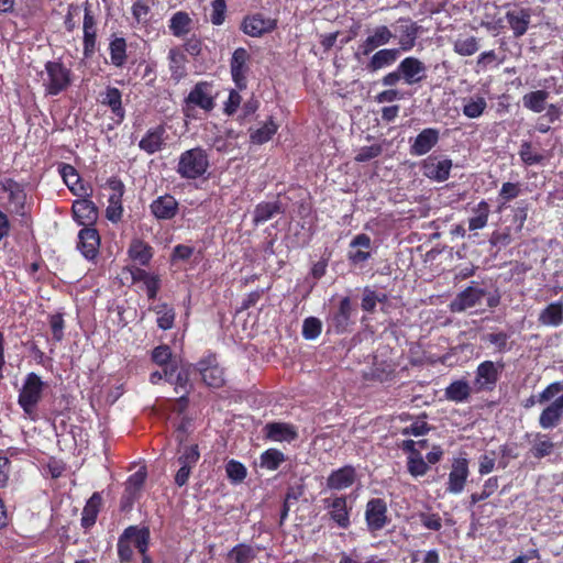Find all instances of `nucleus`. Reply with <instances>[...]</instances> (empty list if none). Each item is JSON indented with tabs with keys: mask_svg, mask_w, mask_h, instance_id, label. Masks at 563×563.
Returning a JSON list of instances; mask_svg holds the SVG:
<instances>
[{
	"mask_svg": "<svg viewBox=\"0 0 563 563\" xmlns=\"http://www.w3.org/2000/svg\"><path fill=\"white\" fill-rule=\"evenodd\" d=\"M279 212L280 206L278 202H262L258 203L254 210L253 221L256 224L264 223Z\"/></svg>",
	"mask_w": 563,
	"mask_h": 563,
	"instance_id": "43",
	"label": "nucleus"
},
{
	"mask_svg": "<svg viewBox=\"0 0 563 563\" xmlns=\"http://www.w3.org/2000/svg\"><path fill=\"white\" fill-rule=\"evenodd\" d=\"M353 313V307L351 299L349 297H344L338 307V310L332 314L330 319V327L336 333H343L347 330L351 324V317Z\"/></svg>",
	"mask_w": 563,
	"mask_h": 563,
	"instance_id": "27",
	"label": "nucleus"
},
{
	"mask_svg": "<svg viewBox=\"0 0 563 563\" xmlns=\"http://www.w3.org/2000/svg\"><path fill=\"white\" fill-rule=\"evenodd\" d=\"M407 466L409 473L415 477L423 476L429 470L428 463L419 453L411 454L408 457Z\"/></svg>",
	"mask_w": 563,
	"mask_h": 563,
	"instance_id": "49",
	"label": "nucleus"
},
{
	"mask_svg": "<svg viewBox=\"0 0 563 563\" xmlns=\"http://www.w3.org/2000/svg\"><path fill=\"white\" fill-rule=\"evenodd\" d=\"M200 457L198 445L185 446L181 454L178 456L177 462L180 467L175 475V484L183 487L187 484L191 470L196 466Z\"/></svg>",
	"mask_w": 563,
	"mask_h": 563,
	"instance_id": "8",
	"label": "nucleus"
},
{
	"mask_svg": "<svg viewBox=\"0 0 563 563\" xmlns=\"http://www.w3.org/2000/svg\"><path fill=\"white\" fill-rule=\"evenodd\" d=\"M377 300H379V298L376 296V291L368 287L364 288L361 303V307L364 311L369 313L375 312Z\"/></svg>",
	"mask_w": 563,
	"mask_h": 563,
	"instance_id": "62",
	"label": "nucleus"
},
{
	"mask_svg": "<svg viewBox=\"0 0 563 563\" xmlns=\"http://www.w3.org/2000/svg\"><path fill=\"white\" fill-rule=\"evenodd\" d=\"M519 156L526 165H536L542 162L543 156L533 151L530 142H522L519 150Z\"/></svg>",
	"mask_w": 563,
	"mask_h": 563,
	"instance_id": "53",
	"label": "nucleus"
},
{
	"mask_svg": "<svg viewBox=\"0 0 563 563\" xmlns=\"http://www.w3.org/2000/svg\"><path fill=\"white\" fill-rule=\"evenodd\" d=\"M124 538H128L131 543L133 542L142 555L146 553L150 543V529L147 527L130 526L124 529Z\"/></svg>",
	"mask_w": 563,
	"mask_h": 563,
	"instance_id": "34",
	"label": "nucleus"
},
{
	"mask_svg": "<svg viewBox=\"0 0 563 563\" xmlns=\"http://www.w3.org/2000/svg\"><path fill=\"white\" fill-rule=\"evenodd\" d=\"M382 154V146L378 144L363 146L355 156L356 162H368Z\"/></svg>",
	"mask_w": 563,
	"mask_h": 563,
	"instance_id": "63",
	"label": "nucleus"
},
{
	"mask_svg": "<svg viewBox=\"0 0 563 563\" xmlns=\"http://www.w3.org/2000/svg\"><path fill=\"white\" fill-rule=\"evenodd\" d=\"M549 96L550 93L547 90L531 91L522 97V104L526 109L534 113H541L547 108Z\"/></svg>",
	"mask_w": 563,
	"mask_h": 563,
	"instance_id": "37",
	"label": "nucleus"
},
{
	"mask_svg": "<svg viewBox=\"0 0 563 563\" xmlns=\"http://www.w3.org/2000/svg\"><path fill=\"white\" fill-rule=\"evenodd\" d=\"M152 214L158 220L173 219L178 211V202L170 195H164L157 197L150 205Z\"/></svg>",
	"mask_w": 563,
	"mask_h": 563,
	"instance_id": "24",
	"label": "nucleus"
},
{
	"mask_svg": "<svg viewBox=\"0 0 563 563\" xmlns=\"http://www.w3.org/2000/svg\"><path fill=\"white\" fill-rule=\"evenodd\" d=\"M208 167L209 161L205 150L195 147L180 155L177 173L181 178L197 179L207 172Z\"/></svg>",
	"mask_w": 563,
	"mask_h": 563,
	"instance_id": "2",
	"label": "nucleus"
},
{
	"mask_svg": "<svg viewBox=\"0 0 563 563\" xmlns=\"http://www.w3.org/2000/svg\"><path fill=\"white\" fill-rule=\"evenodd\" d=\"M196 367L200 373L202 380L209 387L220 388L224 384L223 369L218 365L214 355H209L208 357L200 360Z\"/></svg>",
	"mask_w": 563,
	"mask_h": 563,
	"instance_id": "9",
	"label": "nucleus"
},
{
	"mask_svg": "<svg viewBox=\"0 0 563 563\" xmlns=\"http://www.w3.org/2000/svg\"><path fill=\"white\" fill-rule=\"evenodd\" d=\"M110 58L112 65L122 67L126 59V43L123 37H115L110 42Z\"/></svg>",
	"mask_w": 563,
	"mask_h": 563,
	"instance_id": "44",
	"label": "nucleus"
},
{
	"mask_svg": "<svg viewBox=\"0 0 563 563\" xmlns=\"http://www.w3.org/2000/svg\"><path fill=\"white\" fill-rule=\"evenodd\" d=\"M150 13V5L145 0H137L132 5V15L137 23H147Z\"/></svg>",
	"mask_w": 563,
	"mask_h": 563,
	"instance_id": "61",
	"label": "nucleus"
},
{
	"mask_svg": "<svg viewBox=\"0 0 563 563\" xmlns=\"http://www.w3.org/2000/svg\"><path fill=\"white\" fill-rule=\"evenodd\" d=\"M166 130L163 125L150 129L139 142V147L146 154L152 155L161 151L165 144Z\"/></svg>",
	"mask_w": 563,
	"mask_h": 563,
	"instance_id": "29",
	"label": "nucleus"
},
{
	"mask_svg": "<svg viewBox=\"0 0 563 563\" xmlns=\"http://www.w3.org/2000/svg\"><path fill=\"white\" fill-rule=\"evenodd\" d=\"M487 102L482 96H472L463 99V114L468 119L479 118L486 110Z\"/></svg>",
	"mask_w": 563,
	"mask_h": 563,
	"instance_id": "39",
	"label": "nucleus"
},
{
	"mask_svg": "<svg viewBox=\"0 0 563 563\" xmlns=\"http://www.w3.org/2000/svg\"><path fill=\"white\" fill-rule=\"evenodd\" d=\"M250 54L243 48H236L230 60V71L232 76V80L234 81L238 89L243 90L247 87V74L250 71L249 67Z\"/></svg>",
	"mask_w": 563,
	"mask_h": 563,
	"instance_id": "7",
	"label": "nucleus"
},
{
	"mask_svg": "<svg viewBox=\"0 0 563 563\" xmlns=\"http://www.w3.org/2000/svg\"><path fill=\"white\" fill-rule=\"evenodd\" d=\"M255 555L253 548L246 544H238L229 553L230 559L234 563H252Z\"/></svg>",
	"mask_w": 563,
	"mask_h": 563,
	"instance_id": "47",
	"label": "nucleus"
},
{
	"mask_svg": "<svg viewBox=\"0 0 563 563\" xmlns=\"http://www.w3.org/2000/svg\"><path fill=\"white\" fill-rule=\"evenodd\" d=\"M528 437L530 438L529 454L532 457L541 460L553 454L556 445L548 434L536 432Z\"/></svg>",
	"mask_w": 563,
	"mask_h": 563,
	"instance_id": "26",
	"label": "nucleus"
},
{
	"mask_svg": "<svg viewBox=\"0 0 563 563\" xmlns=\"http://www.w3.org/2000/svg\"><path fill=\"white\" fill-rule=\"evenodd\" d=\"M439 129L426 128L411 142L410 154L413 156L426 155L439 143Z\"/></svg>",
	"mask_w": 563,
	"mask_h": 563,
	"instance_id": "17",
	"label": "nucleus"
},
{
	"mask_svg": "<svg viewBox=\"0 0 563 563\" xmlns=\"http://www.w3.org/2000/svg\"><path fill=\"white\" fill-rule=\"evenodd\" d=\"M225 472L229 479L235 484L241 483L246 477L245 466L235 460H231L228 462L225 466Z\"/></svg>",
	"mask_w": 563,
	"mask_h": 563,
	"instance_id": "55",
	"label": "nucleus"
},
{
	"mask_svg": "<svg viewBox=\"0 0 563 563\" xmlns=\"http://www.w3.org/2000/svg\"><path fill=\"white\" fill-rule=\"evenodd\" d=\"M285 461V455L277 449H268L261 455V466L275 471Z\"/></svg>",
	"mask_w": 563,
	"mask_h": 563,
	"instance_id": "46",
	"label": "nucleus"
},
{
	"mask_svg": "<svg viewBox=\"0 0 563 563\" xmlns=\"http://www.w3.org/2000/svg\"><path fill=\"white\" fill-rule=\"evenodd\" d=\"M157 313V325L162 330L172 329L175 321V311L173 308H169L167 305H162L156 310Z\"/></svg>",
	"mask_w": 563,
	"mask_h": 563,
	"instance_id": "51",
	"label": "nucleus"
},
{
	"mask_svg": "<svg viewBox=\"0 0 563 563\" xmlns=\"http://www.w3.org/2000/svg\"><path fill=\"white\" fill-rule=\"evenodd\" d=\"M186 104L187 108L199 107L207 112L211 111L214 108L211 84L207 81L196 84L186 98Z\"/></svg>",
	"mask_w": 563,
	"mask_h": 563,
	"instance_id": "12",
	"label": "nucleus"
},
{
	"mask_svg": "<svg viewBox=\"0 0 563 563\" xmlns=\"http://www.w3.org/2000/svg\"><path fill=\"white\" fill-rule=\"evenodd\" d=\"M276 131L277 125L272 120H269L263 126L251 133V141L254 144H264L272 139Z\"/></svg>",
	"mask_w": 563,
	"mask_h": 563,
	"instance_id": "48",
	"label": "nucleus"
},
{
	"mask_svg": "<svg viewBox=\"0 0 563 563\" xmlns=\"http://www.w3.org/2000/svg\"><path fill=\"white\" fill-rule=\"evenodd\" d=\"M563 418V395L556 397L549 404L539 417V426L547 430L553 429L561 422Z\"/></svg>",
	"mask_w": 563,
	"mask_h": 563,
	"instance_id": "23",
	"label": "nucleus"
},
{
	"mask_svg": "<svg viewBox=\"0 0 563 563\" xmlns=\"http://www.w3.org/2000/svg\"><path fill=\"white\" fill-rule=\"evenodd\" d=\"M277 26V22L274 19L265 18L261 13H255L249 16H245L241 29L242 31L252 37H260L265 33H269L274 31Z\"/></svg>",
	"mask_w": 563,
	"mask_h": 563,
	"instance_id": "13",
	"label": "nucleus"
},
{
	"mask_svg": "<svg viewBox=\"0 0 563 563\" xmlns=\"http://www.w3.org/2000/svg\"><path fill=\"white\" fill-rule=\"evenodd\" d=\"M561 391H563V382L551 383L538 395V402H548L551 399L555 398V396Z\"/></svg>",
	"mask_w": 563,
	"mask_h": 563,
	"instance_id": "60",
	"label": "nucleus"
},
{
	"mask_svg": "<svg viewBox=\"0 0 563 563\" xmlns=\"http://www.w3.org/2000/svg\"><path fill=\"white\" fill-rule=\"evenodd\" d=\"M101 500L102 499L99 493H93L92 496L88 499L81 514V526L84 528L87 529L95 525L101 506Z\"/></svg>",
	"mask_w": 563,
	"mask_h": 563,
	"instance_id": "38",
	"label": "nucleus"
},
{
	"mask_svg": "<svg viewBox=\"0 0 563 563\" xmlns=\"http://www.w3.org/2000/svg\"><path fill=\"white\" fill-rule=\"evenodd\" d=\"M474 217L468 220V229L471 231L483 229L487 225L488 217H489V205L482 200L474 209Z\"/></svg>",
	"mask_w": 563,
	"mask_h": 563,
	"instance_id": "41",
	"label": "nucleus"
},
{
	"mask_svg": "<svg viewBox=\"0 0 563 563\" xmlns=\"http://www.w3.org/2000/svg\"><path fill=\"white\" fill-rule=\"evenodd\" d=\"M394 38L395 34L387 25H377L368 31L366 38L354 53V57L361 60L362 56H369L377 48L388 45Z\"/></svg>",
	"mask_w": 563,
	"mask_h": 563,
	"instance_id": "4",
	"label": "nucleus"
},
{
	"mask_svg": "<svg viewBox=\"0 0 563 563\" xmlns=\"http://www.w3.org/2000/svg\"><path fill=\"white\" fill-rule=\"evenodd\" d=\"M538 321L547 327H559L563 323V302L556 301L547 306L539 314Z\"/></svg>",
	"mask_w": 563,
	"mask_h": 563,
	"instance_id": "33",
	"label": "nucleus"
},
{
	"mask_svg": "<svg viewBox=\"0 0 563 563\" xmlns=\"http://www.w3.org/2000/svg\"><path fill=\"white\" fill-rule=\"evenodd\" d=\"M169 71L174 80L179 81L187 75V58L178 48H170L168 52Z\"/></svg>",
	"mask_w": 563,
	"mask_h": 563,
	"instance_id": "35",
	"label": "nucleus"
},
{
	"mask_svg": "<svg viewBox=\"0 0 563 563\" xmlns=\"http://www.w3.org/2000/svg\"><path fill=\"white\" fill-rule=\"evenodd\" d=\"M45 73L46 77H43V86L51 96H57L70 85V69L60 62H47Z\"/></svg>",
	"mask_w": 563,
	"mask_h": 563,
	"instance_id": "3",
	"label": "nucleus"
},
{
	"mask_svg": "<svg viewBox=\"0 0 563 563\" xmlns=\"http://www.w3.org/2000/svg\"><path fill=\"white\" fill-rule=\"evenodd\" d=\"M355 479V468L351 465H345L331 472L327 478V487L333 490H342L351 487Z\"/></svg>",
	"mask_w": 563,
	"mask_h": 563,
	"instance_id": "25",
	"label": "nucleus"
},
{
	"mask_svg": "<svg viewBox=\"0 0 563 563\" xmlns=\"http://www.w3.org/2000/svg\"><path fill=\"white\" fill-rule=\"evenodd\" d=\"M507 22L514 32L515 37L526 34L530 24L531 13L529 9H518L506 13Z\"/></svg>",
	"mask_w": 563,
	"mask_h": 563,
	"instance_id": "30",
	"label": "nucleus"
},
{
	"mask_svg": "<svg viewBox=\"0 0 563 563\" xmlns=\"http://www.w3.org/2000/svg\"><path fill=\"white\" fill-rule=\"evenodd\" d=\"M470 395L471 387L466 380H455L445 388V397L451 401L463 402Z\"/></svg>",
	"mask_w": 563,
	"mask_h": 563,
	"instance_id": "40",
	"label": "nucleus"
},
{
	"mask_svg": "<svg viewBox=\"0 0 563 563\" xmlns=\"http://www.w3.org/2000/svg\"><path fill=\"white\" fill-rule=\"evenodd\" d=\"M73 217L79 225H91L98 218L96 205L86 198L78 199L73 203Z\"/></svg>",
	"mask_w": 563,
	"mask_h": 563,
	"instance_id": "22",
	"label": "nucleus"
},
{
	"mask_svg": "<svg viewBox=\"0 0 563 563\" xmlns=\"http://www.w3.org/2000/svg\"><path fill=\"white\" fill-rule=\"evenodd\" d=\"M372 246L371 238L361 233L355 235L350 242V251L347 258L353 265H360L367 262L371 258L369 249Z\"/></svg>",
	"mask_w": 563,
	"mask_h": 563,
	"instance_id": "19",
	"label": "nucleus"
},
{
	"mask_svg": "<svg viewBox=\"0 0 563 563\" xmlns=\"http://www.w3.org/2000/svg\"><path fill=\"white\" fill-rule=\"evenodd\" d=\"M100 245V236L95 228L86 227L78 233L77 247L88 260L96 257Z\"/></svg>",
	"mask_w": 563,
	"mask_h": 563,
	"instance_id": "21",
	"label": "nucleus"
},
{
	"mask_svg": "<svg viewBox=\"0 0 563 563\" xmlns=\"http://www.w3.org/2000/svg\"><path fill=\"white\" fill-rule=\"evenodd\" d=\"M400 56V49L395 48H380L374 51L369 59L365 64V70L375 74L380 69L387 68L396 63Z\"/></svg>",
	"mask_w": 563,
	"mask_h": 563,
	"instance_id": "18",
	"label": "nucleus"
},
{
	"mask_svg": "<svg viewBox=\"0 0 563 563\" xmlns=\"http://www.w3.org/2000/svg\"><path fill=\"white\" fill-rule=\"evenodd\" d=\"M497 488H498V478L496 476L489 477L485 482L481 493H474L471 495V504L475 505L482 500L487 499L495 493V490Z\"/></svg>",
	"mask_w": 563,
	"mask_h": 563,
	"instance_id": "54",
	"label": "nucleus"
},
{
	"mask_svg": "<svg viewBox=\"0 0 563 563\" xmlns=\"http://www.w3.org/2000/svg\"><path fill=\"white\" fill-rule=\"evenodd\" d=\"M8 191L9 206L11 210L19 216H23L25 213L24 207L26 200V195L24 190L19 185L14 184L8 188Z\"/></svg>",
	"mask_w": 563,
	"mask_h": 563,
	"instance_id": "42",
	"label": "nucleus"
},
{
	"mask_svg": "<svg viewBox=\"0 0 563 563\" xmlns=\"http://www.w3.org/2000/svg\"><path fill=\"white\" fill-rule=\"evenodd\" d=\"M398 23H400V36L398 40L399 47L396 48L400 49V53L409 52L416 46L419 26L410 19H399Z\"/></svg>",
	"mask_w": 563,
	"mask_h": 563,
	"instance_id": "28",
	"label": "nucleus"
},
{
	"mask_svg": "<svg viewBox=\"0 0 563 563\" xmlns=\"http://www.w3.org/2000/svg\"><path fill=\"white\" fill-rule=\"evenodd\" d=\"M118 555L122 563H128L133 558V550L131 547V541L128 538H124V532L119 537L118 540Z\"/></svg>",
	"mask_w": 563,
	"mask_h": 563,
	"instance_id": "59",
	"label": "nucleus"
},
{
	"mask_svg": "<svg viewBox=\"0 0 563 563\" xmlns=\"http://www.w3.org/2000/svg\"><path fill=\"white\" fill-rule=\"evenodd\" d=\"M146 478V472L144 470H139L134 474H132L126 481L125 490L130 496H134L143 486Z\"/></svg>",
	"mask_w": 563,
	"mask_h": 563,
	"instance_id": "57",
	"label": "nucleus"
},
{
	"mask_svg": "<svg viewBox=\"0 0 563 563\" xmlns=\"http://www.w3.org/2000/svg\"><path fill=\"white\" fill-rule=\"evenodd\" d=\"M44 382L35 373H29L19 391L18 404L22 408L25 417L31 420L36 419V408L42 399Z\"/></svg>",
	"mask_w": 563,
	"mask_h": 563,
	"instance_id": "1",
	"label": "nucleus"
},
{
	"mask_svg": "<svg viewBox=\"0 0 563 563\" xmlns=\"http://www.w3.org/2000/svg\"><path fill=\"white\" fill-rule=\"evenodd\" d=\"M472 284H475L473 282ZM487 295L486 290L477 286H470L456 295L450 303L452 312H463L467 309L474 308L482 302V299Z\"/></svg>",
	"mask_w": 563,
	"mask_h": 563,
	"instance_id": "10",
	"label": "nucleus"
},
{
	"mask_svg": "<svg viewBox=\"0 0 563 563\" xmlns=\"http://www.w3.org/2000/svg\"><path fill=\"white\" fill-rule=\"evenodd\" d=\"M453 49L460 56H472L479 49V42L475 36L459 37L454 41Z\"/></svg>",
	"mask_w": 563,
	"mask_h": 563,
	"instance_id": "45",
	"label": "nucleus"
},
{
	"mask_svg": "<svg viewBox=\"0 0 563 563\" xmlns=\"http://www.w3.org/2000/svg\"><path fill=\"white\" fill-rule=\"evenodd\" d=\"M503 362L484 361L478 364L475 372L474 385L477 391H492L504 371Z\"/></svg>",
	"mask_w": 563,
	"mask_h": 563,
	"instance_id": "5",
	"label": "nucleus"
},
{
	"mask_svg": "<svg viewBox=\"0 0 563 563\" xmlns=\"http://www.w3.org/2000/svg\"><path fill=\"white\" fill-rule=\"evenodd\" d=\"M398 66L404 76V82L408 86L420 84L427 78V66L417 57L408 56Z\"/></svg>",
	"mask_w": 563,
	"mask_h": 563,
	"instance_id": "11",
	"label": "nucleus"
},
{
	"mask_svg": "<svg viewBox=\"0 0 563 563\" xmlns=\"http://www.w3.org/2000/svg\"><path fill=\"white\" fill-rule=\"evenodd\" d=\"M129 255L140 265H147L153 257V249L142 240H133L129 247Z\"/></svg>",
	"mask_w": 563,
	"mask_h": 563,
	"instance_id": "36",
	"label": "nucleus"
},
{
	"mask_svg": "<svg viewBox=\"0 0 563 563\" xmlns=\"http://www.w3.org/2000/svg\"><path fill=\"white\" fill-rule=\"evenodd\" d=\"M324 507L331 520L341 529H347L351 526L350 510L345 496H336L323 500Z\"/></svg>",
	"mask_w": 563,
	"mask_h": 563,
	"instance_id": "14",
	"label": "nucleus"
},
{
	"mask_svg": "<svg viewBox=\"0 0 563 563\" xmlns=\"http://www.w3.org/2000/svg\"><path fill=\"white\" fill-rule=\"evenodd\" d=\"M468 477V461L465 457L455 459L449 474L446 492L457 495L464 489Z\"/></svg>",
	"mask_w": 563,
	"mask_h": 563,
	"instance_id": "16",
	"label": "nucleus"
},
{
	"mask_svg": "<svg viewBox=\"0 0 563 563\" xmlns=\"http://www.w3.org/2000/svg\"><path fill=\"white\" fill-rule=\"evenodd\" d=\"M264 435L273 442L290 443L298 438L296 428L286 422H268L263 428Z\"/></svg>",
	"mask_w": 563,
	"mask_h": 563,
	"instance_id": "20",
	"label": "nucleus"
},
{
	"mask_svg": "<svg viewBox=\"0 0 563 563\" xmlns=\"http://www.w3.org/2000/svg\"><path fill=\"white\" fill-rule=\"evenodd\" d=\"M395 368L390 364H378L375 363L371 369V377L377 382L386 383L393 379Z\"/></svg>",
	"mask_w": 563,
	"mask_h": 563,
	"instance_id": "50",
	"label": "nucleus"
},
{
	"mask_svg": "<svg viewBox=\"0 0 563 563\" xmlns=\"http://www.w3.org/2000/svg\"><path fill=\"white\" fill-rule=\"evenodd\" d=\"M192 19L185 11L175 12L169 19V31L175 37H185L191 31Z\"/></svg>",
	"mask_w": 563,
	"mask_h": 563,
	"instance_id": "32",
	"label": "nucleus"
},
{
	"mask_svg": "<svg viewBox=\"0 0 563 563\" xmlns=\"http://www.w3.org/2000/svg\"><path fill=\"white\" fill-rule=\"evenodd\" d=\"M452 165V161L449 158L438 159L434 156H429L422 162L421 168L427 178L441 183L450 177Z\"/></svg>",
	"mask_w": 563,
	"mask_h": 563,
	"instance_id": "15",
	"label": "nucleus"
},
{
	"mask_svg": "<svg viewBox=\"0 0 563 563\" xmlns=\"http://www.w3.org/2000/svg\"><path fill=\"white\" fill-rule=\"evenodd\" d=\"M509 335L505 332H493L485 335V340L493 344L498 352H506L509 350L508 343Z\"/></svg>",
	"mask_w": 563,
	"mask_h": 563,
	"instance_id": "58",
	"label": "nucleus"
},
{
	"mask_svg": "<svg viewBox=\"0 0 563 563\" xmlns=\"http://www.w3.org/2000/svg\"><path fill=\"white\" fill-rule=\"evenodd\" d=\"M59 173L67 185V187H70L73 185H76L77 183H80V176L78 175L77 170L74 166L69 164H63L59 168Z\"/></svg>",
	"mask_w": 563,
	"mask_h": 563,
	"instance_id": "64",
	"label": "nucleus"
},
{
	"mask_svg": "<svg viewBox=\"0 0 563 563\" xmlns=\"http://www.w3.org/2000/svg\"><path fill=\"white\" fill-rule=\"evenodd\" d=\"M322 330V322L316 317L305 319L302 324V336L306 340L317 339Z\"/></svg>",
	"mask_w": 563,
	"mask_h": 563,
	"instance_id": "52",
	"label": "nucleus"
},
{
	"mask_svg": "<svg viewBox=\"0 0 563 563\" xmlns=\"http://www.w3.org/2000/svg\"><path fill=\"white\" fill-rule=\"evenodd\" d=\"M227 2L225 0H213L211 2L210 22L213 25H222L225 21Z\"/></svg>",
	"mask_w": 563,
	"mask_h": 563,
	"instance_id": "56",
	"label": "nucleus"
},
{
	"mask_svg": "<svg viewBox=\"0 0 563 563\" xmlns=\"http://www.w3.org/2000/svg\"><path fill=\"white\" fill-rule=\"evenodd\" d=\"M365 521L367 530L375 533L389 523L387 504L382 498H372L365 508Z\"/></svg>",
	"mask_w": 563,
	"mask_h": 563,
	"instance_id": "6",
	"label": "nucleus"
},
{
	"mask_svg": "<svg viewBox=\"0 0 563 563\" xmlns=\"http://www.w3.org/2000/svg\"><path fill=\"white\" fill-rule=\"evenodd\" d=\"M101 96V103L109 107L112 113L118 118V121L121 122L125 115V111L122 107L121 91L115 87H108Z\"/></svg>",
	"mask_w": 563,
	"mask_h": 563,
	"instance_id": "31",
	"label": "nucleus"
}]
</instances>
